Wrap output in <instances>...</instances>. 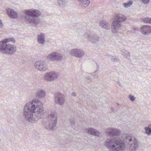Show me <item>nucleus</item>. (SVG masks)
Segmentation results:
<instances>
[{
  "label": "nucleus",
  "mask_w": 151,
  "mask_h": 151,
  "mask_svg": "<svg viewBox=\"0 0 151 151\" xmlns=\"http://www.w3.org/2000/svg\"><path fill=\"white\" fill-rule=\"evenodd\" d=\"M104 145L110 151H124L125 147L129 151H136L138 149L139 142L135 137L129 135L122 140L108 138L105 141Z\"/></svg>",
  "instance_id": "f257e3e1"
},
{
  "label": "nucleus",
  "mask_w": 151,
  "mask_h": 151,
  "mask_svg": "<svg viewBox=\"0 0 151 151\" xmlns=\"http://www.w3.org/2000/svg\"><path fill=\"white\" fill-rule=\"evenodd\" d=\"M44 114L43 104L38 99H33L32 101L27 103L24 107V118L28 122L35 123L36 119H39L42 118Z\"/></svg>",
  "instance_id": "f03ea898"
},
{
  "label": "nucleus",
  "mask_w": 151,
  "mask_h": 151,
  "mask_svg": "<svg viewBox=\"0 0 151 151\" xmlns=\"http://www.w3.org/2000/svg\"><path fill=\"white\" fill-rule=\"evenodd\" d=\"M15 41L13 37L2 40L0 41V52L9 55H13L16 51L17 47L16 46L8 43H14Z\"/></svg>",
  "instance_id": "7ed1b4c3"
},
{
  "label": "nucleus",
  "mask_w": 151,
  "mask_h": 151,
  "mask_svg": "<svg viewBox=\"0 0 151 151\" xmlns=\"http://www.w3.org/2000/svg\"><path fill=\"white\" fill-rule=\"evenodd\" d=\"M24 13L26 15L22 16V19L26 23L35 25H37L39 23V20L37 18L41 14L39 10L32 9L24 10Z\"/></svg>",
  "instance_id": "20e7f679"
},
{
  "label": "nucleus",
  "mask_w": 151,
  "mask_h": 151,
  "mask_svg": "<svg viewBox=\"0 0 151 151\" xmlns=\"http://www.w3.org/2000/svg\"><path fill=\"white\" fill-rule=\"evenodd\" d=\"M47 120L49 124L46 126V128L48 130H53L57 124V114L55 112H52L48 115Z\"/></svg>",
  "instance_id": "39448f33"
},
{
  "label": "nucleus",
  "mask_w": 151,
  "mask_h": 151,
  "mask_svg": "<svg viewBox=\"0 0 151 151\" xmlns=\"http://www.w3.org/2000/svg\"><path fill=\"white\" fill-rule=\"evenodd\" d=\"M83 36L88 41H90L93 44H96L99 42L100 37L93 32L88 31L85 33Z\"/></svg>",
  "instance_id": "423d86ee"
},
{
  "label": "nucleus",
  "mask_w": 151,
  "mask_h": 151,
  "mask_svg": "<svg viewBox=\"0 0 151 151\" xmlns=\"http://www.w3.org/2000/svg\"><path fill=\"white\" fill-rule=\"evenodd\" d=\"M47 59L52 62L60 61L63 59L62 54L60 53L54 52L49 53L47 56Z\"/></svg>",
  "instance_id": "0eeeda50"
},
{
  "label": "nucleus",
  "mask_w": 151,
  "mask_h": 151,
  "mask_svg": "<svg viewBox=\"0 0 151 151\" xmlns=\"http://www.w3.org/2000/svg\"><path fill=\"white\" fill-rule=\"evenodd\" d=\"M54 100L56 104L62 106L64 104L65 102V95L60 92L56 93L54 94Z\"/></svg>",
  "instance_id": "6e6552de"
},
{
  "label": "nucleus",
  "mask_w": 151,
  "mask_h": 151,
  "mask_svg": "<svg viewBox=\"0 0 151 151\" xmlns=\"http://www.w3.org/2000/svg\"><path fill=\"white\" fill-rule=\"evenodd\" d=\"M58 74L55 71H51L45 73L44 76V80L47 82H52L58 77Z\"/></svg>",
  "instance_id": "1a4fd4ad"
},
{
  "label": "nucleus",
  "mask_w": 151,
  "mask_h": 151,
  "mask_svg": "<svg viewBox=\"0 0 151 151\" xmlns=\"http://www.w3.org/2000/svg\"><path fill=\"white\" fill-rule=\"evenodd\" d=\"M69 53L72 56L80 58L84 56L85 52L81 48H74L70 50Z\"/></svg>",
  "instance_id": "9d476101"
},
{
  "label": "nucleus",
  "mask_w": 151,
  "mask_h": 151,
  "mask_svg": "<svg viewBox=\"0 0 151 151\" xmlns=\"http://www.w3.org/2000/svg\"><path fill=\"white\" fill-rule=\"evenodd\" d=\"M35 67L41 71H45L47 69L45 62L43 60H39L34 64Z\"/></svg>",
  "instance_id": "9b49d317"
},
{
  "label": "nucleus",
  "mask_w": 151,
  "mask_h": 151,
  "mask_svg": "<svg viewBox=\"0 0 151 151\" xmlns=\"http://www.w3.org/2000/svg\"><path fill=\"white\" fill-rule=\"evenodd\" d=\"M122 26V24L119 21L117 22L116 20H114L112 23L111 30L113 33H116L118 32Z\"/></svg>",
  "instance_id": "f8f14e48"
},
{
  "label": "nucleus",
  "mask_w": 151,
  "mask_h": 151,
  "mask_svg": "<svg viewBox=\"0 0 151 151\" xmlns=\"http://www.w3.org/2000/svg\"><path fill=\"white\" fill-rule=\"evenodd\" d=\"M106 132L110 136L114 137L119 136L120 134V132L119 129L114 128H111L107 129Z\"/></svg>",
  "instance_id": "ddd939ff"
},
{
  "label": "nucleus",
  "mask_w": 151,
  "mask_h": 151,
  "mask_svg": "<svg viewBox=\"0 0 151 151\" xmlns=\"http://www.w3.org/2000/svg\"><path fill=\"white\" fill-rule=\"evenodd\" d=\"M85 131L86 133L95 136L100 137L101 135V133L98 130L93 128L91 127L86 128Z\"/></svg>",
  "instance_id": "4468645a"
},
{
  "label": "nucleus",
  "mask_w": 151,
  "mask_h": 151,
  "mask_svg": "<svg viewBox=\"0 0 151 151\" xmlns=\"http://www.w3.org/2000/svg\"><path fill=\"white\" fill-rule=\"evenodd\" d=\"M114 17L115 20L117 22L119 21L121 24L124 22L127 19L126 17L121 14H115L114 15Z\"/></svg>",
  "instance_id": "2eb2a0df"
},
{
  "label": "nucleus",
  "mask_w": 151,
  "mask_h": 151,
  "mask_svg": "<svg viewBox=\"0 0 151 151\" xmlns=\"http://www.w3.org/2000/svg\"><path fill=\"white\" fill-rule=\"evenodd\" d=\"M8 16L12 19H15L17 17L18 15L17 13L14 10L10 8L6 9Z\"/></svg>",
  "instance_id": "dca6fc26"
},
{
  "label": "nucleus",
  "mask_w": 151,
  "mask_h": 151,
  "mask_svg": "<svg viewBox=\"0 0 151 151\" xmlns=\"http://www.w3.org/2000/svg\"><path fill=\"white\" fill-rule=\"evenodd\" d=\"M141 31L143 34L148 35L151 33V27L144 25L141 27Z\"/></svg>",
  "instance_id": "f3484780"
},
{
  "label": "nucleus",
  "mask_w": 151,
  "mask_h": 151,
  "mask_svg": "<svg viewBox=\"0 0 151 151\" xmlns=\"http://www.w3.org/2000/svg\"><path fill=\"white\" fill-rule=\"evenodd\" d=\"M37 40L39 44L44 45L45 42V34L42 33L38 34L37 35Z\"/></svg>",
  "instance_id": "a211bd4d"
},
{
  "label": "nucleus",
  "mask_w": 151,
  "mask_h": 151,
  "mask_svg": "<svg viewBox=\"0 0 151 151\" xmlns=\"http://www.w3.org/2000/svg\"><path fill=\"white\" fill-rule=\"evenodd\" d=\"M46 95V92L45 91L41 89H38L35 93L36 96L40 99L45 98Z\"/></svg>",
  "instance_id": "6ab92c4d"
},
{
  "label": "nucleus",
  "mask_w": 151,
  "mask_h": 151,
  "mask_svg": "<svg viewBox=\"0 0 151 151\" xmlns=\"http://www.w3.org/2000/svg\"><path fill=\"white\" fill-rule=\"evenodd\" d=\"M100 26L103 29L107 30L110 29V25L106 21L104 20L100 21L99 23Z\"/></svg>",
  "instance_id": "aec40b11"
},
{
  "label": "nucleus",
  "mask_w": 151,
  "mask_h": 151,
  "mask_svg": "<svg viewBox=\"0 0 151 151\" xmlns=\"http://www.w3.org/2000/svg\"><path fill=\"white\" fill-rule=\"evenodd\" d=\"M145 134L147 136L151 135V124L145 127Z\"/></svg>",
  "instance_id": "412c9836"
},
{
  "label": "nucleus",
  "mask_w": 151,
  "mask_h": 151,
  "mask_svg": "<svg viewBox=\"0 0 151 151\" xmlns=\"http://www.w3.org/2000/svg\"><path fill=\"white\" fill-rule=\"evenodd\" d=\"M121 52L122 54L128 60L130 59L129 58L130 56V53L129 51L125 49H122L121 51Z\"/></svg>",
  "instance_id": "4be33fe9"
},
{
  "label": "nucleus",
  "mask_w": 151,
  "mask_h": 151,
  "mask_svg": "<svg viewBox=\"0 0 151 151\" xmlns=\"http://www.w3.org/2000/svg\"><path fill=\"white\" fill-rule=\"evenodd\" d=\"M79 1L81 2V4L83 6L85 7L88 6L90 3V1L88 0H79Z\"/></svg>",
  "instance_id": "5701e85b"
},
{
  "label": "nucleus",
  "mask_w": 151,
  "mask_h": 151,
  "mask_svg": "<svg viewBox=\"0 0 151 151\" xmlns=\"http://www.w3.org/2000/svg\"><path fill=\"white\" fill-rule=\"evenodd\" d=\"M99 72V70L97 69L96 70L93 72L91 73L90 75L94 77V78H97L99 77V75H98Z\"/></svg>",
  "instance_id": "b1692460"
},
{
  "label": "nucleus",
  "mask_w": 151,
  "mask_h": 151,
  "mask_svg": "<svg viewBox=\"0 0 151 151\" xmlns=\"http://www.w3.org/2000/svg\"><path fill=\"white\" fill-rule=\"evenodd\" d=\"M110 56V58L113 62H117L120 60V59L118 57L116 56H113L111 55H109V57Z\"/></svg>",
  "instance_id": "393cba45"
},
{
  "label": "nucleus",
  "mask_w": 151,
  "mask_h": 151,
  "mask_svg": "<svg viewBox=\"0 0 151 151\" xmlns=\"http://www.w3.org/2000/svg\"><path fill=\"white\" fill-rule=\"evenodd\" d=\"M132 3L133 2L132 1H129L127 3H123V6L125 8H128L130 7Z\"/></svg>",
  "instance_id": "a878e982"
},
{
  "label": "nucleus",
  "mask_w": 151,
  "mask_h": 151,
  "mask_svg": "<svg viewBox=\"0 0 151 151\" xmlns=\"http://www.w3.org/2000/svg\"><path fill=\"white\" fill-rule=\"evenodd\" d=\"M142 20L143 22L146 23L151 24V18L149 17H146L143 18Z\"/></svg>",
  "instance_id": "bb28decb"
},
{
  "label": "nucleus",
  "mask_w": 151,
  "mask_h": 151,
  "mask_svg": "<svg viewBox=\"0 0 151 151\" xmlns=\"http://www.w3.org/2000/svg\"><path fill=\"white\" fill-rule=\"evenodd\" d=\"M66 0H58V3L60 6H64L65 4Z\"/></svg>",
  "instance_id": "cd10ccee"
},
{
  "label": "nucleus",
  "mask_w": 151,
  "mask_h": 151,
  "mask_svg": "<svg viewBox=\"0 0 151 151\" xmlns=\"http://www.w3.org/2000/svg\"><path fill=\"white\" fill-rule=\"evenodd\" d=\"M129 98L132 101H134L136 99V98L132 94H130L129 96Z\"/></svg>",
  "instance_id": "c85d7f7f"
},
{
  "label": "nucleus",
  "mask_w": 151,
  "mask_h": 151,
  "mask_svg": "<svg viewBox=\"0 0 151 151\" xmlns=\"http://www.w3.org/2000/svg\"><path fill=\"white\" fill-rule=\"evenodd\" d=\"M141 1L145 4L148 3L149 1L150 0H140Z\"/></svg>",
  "instance_id": "c756f323"
},
{
  "label": "nucleus",
  "mask_w": 151,
  "mask_h": 151,
  "mask_svg": "<svg viewBox=\"0 0 151 151\" xmlns=\"http://www.w3.org/2000/svg\"><path fill=\"white\" fill-rule=\"evenodd\" d=\"M4 25L2 23V21L1 20H0V27L2 28L3 27Z\"/></svg>",
  "instance_id": "7c9ffc66"
},
{
  "label": "nucleus",
  "mask_w": 151,
  "mask_h": 151,
  "mask_svg": "<svg viewBox=\"0 0 151 151\" xmlns=\"http://www.w3.org/2000/svg\"><path fill=\"white\" fill-rule=\"evenodd\" d=\"M137 29L135 28H132L131 29V32H134L136 31H137Z\"/></svg>",
  "instance_id": "2f4dec72"
},
{
  "label": "nucleus",
  "mask_w": 151,
  "mask_h": 151,
  "mask_svg": "<svg viewBox=\"0 0 151 151\" xmlns=\"http://www.w3.org/2000/svg\"><path fill=\"white\" fill-rule=\"evenodd\" d=\"M70 124L72 126H73V125L74 124V120L73 119L70 122Z\"/></svg>",
  "instance_id": "473e14b6"
},
{
  "label": "nucleus",
  "mask_w": 151,
  "mask_h": 151,
  "mask_svg": "<svg viewBox=\"0 0 151 151\" xmlns=\"http://www.w3.org/2000/svg\"><path fill=\"white\" fill-rule=\"evenodd\" d=\"M117 83H118V84L120 86L122 87V84L119 81H118L117 82Z\"/></svg>",
  "instance_id": "72a5a7b5"
},
{
  "label": "nucleus",
  "mask_w": 151,
  "mask_h": 151,
  "mask_svg": "<svg viewBox=\"0 0 151 151\" xmlns=\"http://www.w3.org/2000/svg\"><path fill=\"white\" fill-rule=\"evenodd\" d=\"M71 95L73 96H76V93L75 92H73L71 94Z\"/></svg>",
  "instance_id": "f704fd0d"
},
{
  "label": "nucleus",
  "mask_w": 151,
  "mask_h": 151,
  "mask_svg": "<svg viewBox=\"0 0 151 151\" xmlns=\"http://www.w3.org/2000/svg\"><path fill=\"white\" fill-rule=\"evenodd\" d=\"M86 79H88V80H89V79H90V77L88 76H87L86 77Z\"/></svg>",
  "instance_id": "c9c22d12"
},
{
  "label": "nucleus",
  "mask_w": 151,
  "mask_h": 151,
  "mask_svg": "<svg viewBox=\"0 0 151 151\" xmlns=\"http://www.w3.org/2000/svg\"><path fill=\"white\" fill-rule=\"evenodd\" d=\"M111 110L112 111H114V109L113 108L111 107Z\"/></svg>",
  "instance_id": "e433bc0d"
}]
</instances>
